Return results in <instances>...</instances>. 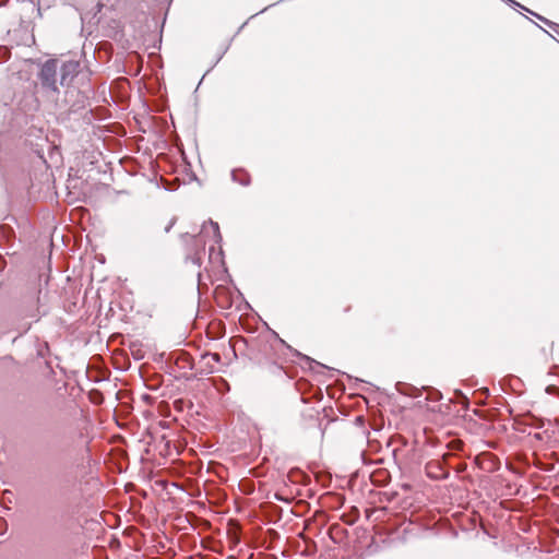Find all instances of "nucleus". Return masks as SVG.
I'll return each instance as SVG.
<instances>
[{"label":"nucleus","mask_w":559,"mask_h":559,"mask_svg":"<svg viewBox=\"0 0 559 559\" xmlns=\"http://www.w3.org/2000/svg\"><path fill=\"white\" fill-rule=\"evenodd\" d=\"M58 60L48 59L46 60L38 73V79L44 88L49 90L51 92H58Z\"/></svg>","instance_id":"f257e3e1"},{"label":"nucleus","mask_w":559,"mask_h":559,"mask_svg":"<svg viewBox=\"0 0 559 559\" xmlns=\"http://www.w3.org/2000/svg\"><path fill=\"white\" fill-rule=\"evenodd\" d=\"M451 457L450 453H445L442 455L441 460H431L426 463L425 472L428 478L433 480H444L450 477L449 467V459Z\"/></svg>","instance_id":"f03ea898"},{"label":"nucleus","mask_w":559,"mask_h":559,"mask_svg":"<svg viewBox=\"0 0 559 559\" xmlns=\"http://www.w3.org/2000/svg\"><path fill=\"white\" fill-rule=\"evenodd\" d=\"M79 67V62L73 60L62 62L60 69H58L60 75L59 85L69 86L76 76Z\"/></svg>","instance_id":"7ed1b4c3"},{"label":"nucleus","mask_w":559,"mask_h":559,"mask_svg":"<svg viewBox=\"0 0 559 559\" xmlns=\"http://www.w3.org/2000/svg\"><path fill=\"white\" fill-rule=\"evenodd\" d=\"M182 237L190 238L195 246L194 252L192 254H188L186 260L191 261V263L200 267L202 264V253H204L205 250V242L201 241L198 236H191L188 233L182 235Z\"/></svg>","instance_id":"20e7f679"},{"label":"nucleus","mask_w":559,"mask_h":559,"mask_svg":"<svg viewBox=\"0 0 559 559\" xmlns=\"http://www.w3.org/2000/svg\"><path fill=\"white\" fill-rule=\"evenodd\" d=\"M273 334L276 336V338H278V341L283 345H285L293 353L294 356L299 357L301 360H304L309 366V368L311 370L317 371V368H320V369H326L329 371H334V369H331V368L326 367L325 365L320 364L317 360L310 358L309 356H306V355L299 353L298 350L292 348L288 344H286V342L284 340H282L278 336V334L276 332H273Z\"/></svg>","instance_id":"39448f33"},{"label":"nucleus","mask_w":559,"mask_h":559,"mask_svg":"<svg viewBox=\"0 0 559 559\" xmlns=\"http://www.w3.org/2000/svg\"><path fill=\"white\" fill-rule=\"evenodd\" d=\"M287 478L293 484L308 485L310 484V476L298 467L289 469Z\"/></svg>","instance_id":"423d86ee"},{"label":"nucleus","mask_w":559,"mask_h":559,"mask_svg":"<svg viewBox=\"0 0 559 559\" xmlns=\"http://www.w3.org/2000/svg\"><path fill=\"white\" fill-rule=\"evenodd\" d=\"M502 2L507 3L508 5L512 7V8H521L525 11H527L528 13H531L532 15L536 16L537 19H539L540 21H543L544 23H546L549 27H551L554 31H556L559 35V32H558V28H559V25L538 15L537 13L531 11L530 9L525 8L524 5H522L521 3H519L518 1L515 0H501Z\"/></svg>","instance_id":"0eeeda50"},{"label":"nucleus","mask_w":559,"mask_h":559,"mask_svg":"<svg viewBox=\"0 0 559 559\" xmlns=\"http://www.w3.org/2000/svg\"><path fill=\"white\" fill-rule=\"evenodd\" d=\"M231 180L242 187H248L251 183L250 175L242 168L233 169L230 173Z\"/></svg>","instance_id":"6e6552de"},{"label":"nucleus","mask_w":559,"mask_h":559,"mask_svg":"<svg viewBox=\"0 0 559 559\" xmlns=\"http://www.w3.org/2000/svg\"><path fill=\"white\" fill-rule=\"evenodd\" d=\"M104 5L98 2L91 11H86L85 13L81 14L82 20H87L90 24L97 25L100 22V16H98V14L100 13Z\"/></svg>","instance_id":"1a4fd4ad"},{"label":"nucleus","mask_w":559,"mask_h":559,"mask_svg":"<svg viewBox=\"0 0 559 559\" xmlns=\"http://www.w3.org/2000/svg\"><path fill=\"white\" fill-rule=\"evenodd\" d=\"M395 389L399 393L406 395V396L416 397V396L420 395L419 389H417L416 386H414L412 384L405 383V382H397L395 384Z\"/></svg>","instance_id":"9d476101"},{"label":"nucleus","mask_w":559,"mask_h":559,"mask_svg":"<svg viewBox=\"0 0 559 559\" xmlns=\"http://www.w3.org/2000/svg\"><path fill=\"white\" fill-rule=\"evenodd\" d=\"M210 225L213 229V238H214V242L219 245L223 240L222 238V235H221V231H219V225L217 222H214L213 219H209L207 222H204L203 225H202V231L205 230L206 226Z\"/></svg>","instance_id":"9b49d317"},{"label":"nucleus","mask_w":559,"mask_h":559,"mask_svg":"<svg viewBox=\"0 0 559 559\" xmlns=\"http://www.w3.org/2000/svg\"><path fill=\"white\" fill-rule=\"evenodd\" d=\"M423 390H425L427 392L426 399L428 401L438 402V401L442 400V397H443L442 393L438 389H435L431 386H423Z\"/></svg>","instance_id":"f8f14e48"},{"label":"nucleus","mask_w":559,"mask_h":559,"mask_svg":"<svg viewBox=\"0 0 559 559\" xmlns=\"http://www.w3.org/2000/svg\"><path fill=\"white\" fill-rule=\"evenodd\" d=\"M239 489H240L243 493H246V495H250V493H252V492L254 491V484H253V481H252V480H250V479H247V478L241 479V480L239 481Z\"/></svg>","instance_id":"ddd939ff"},{"label":"nucleus","mask_w":559,"mask_h":559,"mask_svg":"<svg viewBox=\"0 0 559 559\" xmlns=\"http://www.w3.org/2000/svg\"><path fill=\"white\" fill-rule=\"evenodd\" d=\"M359 518V511L357 508H354L349 514H343L342 519L349 525H353Z\"/></svg>","instance_id":"4468645a"},{"label":"nucleus","mask_w":559,"mask_h":559,"mask_svg":"<svg viewBox=\"0 0 559 559\" xmlns=\"http://www.w3.org/2000/svg\"><path fill=\"white\" fill-rule=\"evenodd\" d=\"M455 402L462 404L465 408H468V397L460 390H454Z\"/></svg>","instance_id":"2eb2a0df"},{"label":"nucleus","mask_w":559,"mask_h":559,"mask_svg":"<svg viewBox=\"0 0 559 559\" xmlns=\"http://www.w3.org/2000/svg\"><path fill=\"white\" fill-rule=\"evenodd\" d=\"M485 455L488 457L490 462V467L488 469L491 472L499 469L500 460L497 456L492 455L491 453H486Z\"/></svg>","instance_id":"dca6fc26"},{"label":"nucleus","mask_w":559,"mask_h":559,"mask_svg":"<svg viewBox=\"0 0 559 559\" xmlns=\"http://www.w3.org/2000/svg\"><path fill=\"white\" fill-rule=\"evenodd\" d=\"M8 532V522L4 518L0 516V536Z\"/></svg>","instance_id":"f3484780"},{"label":"nucleus","mask_w":559,"mask_h":559,"mask_svg":"<svg viewBox=\"0 0 559 559\" xmlns=\"http://www.w3.org/2000/svg\"><path fill=\"white\" fill-rule=\"evenodd\" d=\"M546 392L550 395H558L559 396V388L555 384H549L546 386Z\"/></svg>","instance_id":"a211bd4d"},{"label":"nucleus","mask_w":559,"mask_h":559,"mask_svg":"<svg viewBox=\"0 0 559 559\" xmlns=\"http://www.w3.org/2000/svg\"><path fill=\"white\" fill-rule=\"evenodd\" d=\"M211 357V359L215 362H221L222 357L218 353H206L202 356V358Z\"/></svg>","instance_id":"6ab92c4d"},{"label":"nucleus","mask_w":559,"mask_h":559,"mask_svg":"<svg viewBox=\"0 0 559 559\" xmlns=\"http://www.w3.org/2000/svg\"><path fill=\"white\" fill-rule=\"evenodd\" d=\"M536 466L542 469V471H545V472H551L554 469V465L552 464H542V463H537Z\"/></svg>","instance_id":"aec40b11"},{"label":"nucleus","mask_w":559,"mask_h":559,"mask_svg":"<svg viewBox=\"0 0 559 559\" xmlns=\"http://www.w3.org/2000/svg\"><path fill=\"white\" fill-rule=\"evenodd\" d=\"M467 465L465 463H461L455 467L456 473H463L466 469Z\"/></svg>","instance_id":"412c9836"},{"label":"nucleus","mask_w":559,"mask_h":559,"mask_svg":"<svg viewBox=\"0 0 559 559\" xmlns=\"http://www.w3.org/2000/svg\"><path fill=\"white\" fill-rule=\"evenodd\" d=\"M449 447H450V448H452V449H454V450H459V449L461 448V444H460V442H459V441H451V442L449 443Z\"/></svg>","instance_id":"4be33fe9"},{"label":"nucleus","mask_w":559,"mask_h":559,"mask_svg":"<svg viewBox=\"0 0 559 559\" xmlns=\"http://www.w3.org/2000/svg\"><path fill=\"white\" fill-rule=\"evenodd\" d=\"M175 223H176V219H175V218H173V219L169 222V224H168V225H166V227H165V233H169V231H170V229L173 228V226L175 225Z\"/></svg>","instance_id":"5701e85b"},{"label":"nucleus","mask_w":559,"mask_h":559,"mask_svg":"<svg viewBox=\"0 0 559 559\" xmlns=\"http://www.w3.org/2000/svg\"><path fill=\"white\" fill-rule=\"evenodd\" d=\"M132 355H133L134 359H136V360H140L143 358V356L140 354V350H136V352L132 350Z\"/></svg>","instance_id":"b1692460"},{"label":"nucleus","mask_w":559,"mask_h":559,"mask_svg":"<svg viewBox=\"0 0 559 559\" xmlns=\"http://www.w3.org/2000/svg\"><path fill=\"white\" fill-rule=\"evenodd\" d=\"M479 392H480L485 397H487V396L489 395V390H488L487 388H481V389L479 390Z\"/></svg>","instance_id":"393cba45"},{"label":"nucleus","mask_w":559,"mask_h":559,"mask_svg":"<svg viewBox=\"0 0 559 559\" xmlns=\"http://www.w3.org/2000/svg\"><path fill=\"white\" fill-rule=\"evenodd\" d=\"M276 3H273V4H270L269 7H265L264 9H262L259 13H263L265 12L269 8L275 5Z\"/></svg>","instance_id":"a878e982"},{"label":"nucleus","mask_w":559,"mask_h":559,"mask_svg":"<svg viewBox=\"0 0 559 559\" xmlns=\"http://www.w3.org/2000/svg\"><path fill=\"white\" fill-rule=\"evenodd\" d=\"M246 25H247V22H245L242 25H240V27L238 28L237 34H238L239 32H241V31H242V28H243Z\"/></svg>","instance_id":"bb28decb"},{"label":"nucleus","mask_w":559,"mask_h":559,"mask_svg":"<svg viewBox=\"0 0 559 559\" xmlns=\"http://www.w3.org/2000/svg\"><path fill=\"white\" fill-rule=\"evenodd\" d=\"M201 276H202V274H201V272H199V273H198V281H199V282L201 281Z\"/></svg>","instance_id":"cd10ccee"},{"label":"nucleus","mask_w":559,"mask_h":559,"mask_svg":"<svg viewBox=\"0 0 559 559\" xmlns=\"http://www.w3.org/2000/svg\"><path fill=\"white\" fill-rule=\"evenodd\" d=\"M356 382H364L362 380H360L359 378H356L355 379Z\"/></svg>","instance_id":"c85d7f7f"},{"label":"nucleus","mask_w":559,"mask_h":559,"mask_svg":"<svg viewBox=\"0 0 559 559\" xmlns=\"http://www.w3.org/2000/svg\"><path fill=\"white\" fill-rule=\"evenodd\" d=\"M222 56H223V55L218 56V58H217V60H216V63L222 59Z\"/></svg>","instance_id":"c756f323"},{"label":"nucleus","mask_w":559,"mask_h":559,"mask_svg":"<svg viewBox=\"0 0 559 559\" xmlns=\"http://www.w3.org/2000/svg\"><path fill=\"white\" fill-rule=\"evenodd\" d=\"M213 251H214V248H213V247H211V248H210V254H211Z\"/></svg>","instance_id":"7c9ffc66"},{"label":"nucleus","mask_w":559,"mask_h":559,"mask_svg":"<svg viewBox=\"0 0 559 559\" xmlns=\"http://www.w3.org/2000/svg\"><path fill=\"white\" fill-rule=\"evenodd\" d=\"M357 559H364V558L360 556V557H358Z\"/></svg>","instance_id":"2f4dec72"}]
</instances>
